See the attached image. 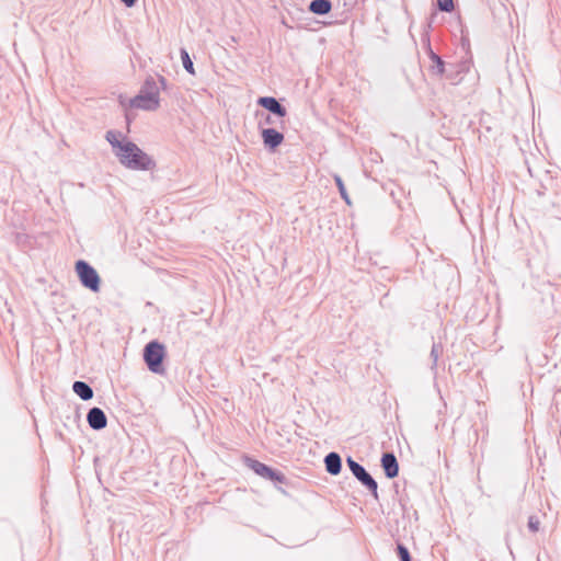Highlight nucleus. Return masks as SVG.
<instances>
[{"label":"nucleus","instance_id":"nucleus-1","mask_svg":"<svg viewBox=\"0 0 561 561\" xmlns=\"http://www.w3.org/2000/svg\"><path fill=\"white\" fill-rule=\"evenodd\" d=\"M105 139L124 168L133 171H149L156 167L154 160L121 131L108 130Z\"/></svg>","mask_w":561,"mask_h":561},{"label":"nucleus","instance_id":"nucleus-2","mask_svg":"<svg viewBox=\"0 0 561 561\" xmlns=\"http://www.w3.org/2000/svg\"><path fill=\"white\" fill-rule=\"evenodd\" d=\"M125 108L153 112L160 107V87L153 77H147L137 95L119 100Z\"/></svg>","mask_w":561,"mask_h":561},{"label":"nucleus","instance_id":"nucleus-3","mask_svg":"<svg viewBox=\"0 0 561 561\" xmlns=\"http://www.w3.org/2000/svg\"><path fill=\"white\" fill-rule=\"evenodd\" d=\"M164 357V346L157 342H149L144 350V359L148 366V369L153 374H163L164 367L162 360Z\"/></svg>","mask_w":561,"mask_h":561},{"label":"nucleus","instance_id":"nucleus-4","mask_svg":"<svg viewBox=\"0 0 561 561\" xmlns=\"http://www.w3.org/2000/svg\"><path fill=\"white\" fill-rule=\"evenodd\" d=\"M76 272L83 287L93 293H98L100 290L101 278L96 270L88 262L79 260L76 263Z\"/></svg>","mask_w":561,"mask_h":561},{"label":"nucleus","instance_id":"nucleus-5","mask_svg":"<svg viewBox=\"0 0 561 561\" xmlns=\"http://www.w3.org/2000/svg\"><path fill=\"white\" fill-rule=\"evenodd\" d=\"M347 466L354 477L360 481L363 485H365L373 494V496L378 499V485L375 479L365 470V468L356 462L352 457L346 459Z\"/></svg>","mask_w":561,"mask_h":561},{"label":"nucleus","instance_id":"nucleus-6","mask_svg":"<svg viewBox=\"0 0 561 561\" xmlns=\"http://www.w3.org/2000/svg\"><path fill=\"white\" fill-rule=\"evenodd\" d=\"M247 466L253 470L257 476L271 480V481H284V477L274 471L272 468L267 467L266 465L260 462L259 460L247 458L245 459Z\"/></svg>","mask_w":561,"mask_h":561},{"label":"nucleus","instance_id":"nucleus-7","mask_svg":"<svg viewBox=\"0 0 561 561\" xmlns=\"http://www.w3.org/2000/svg\"><path fill=\"white\" fill-rule=\"evenodd\" d=\"M87 421L89 426L94 431L103 430L107 425V417L104 411L96 407L89 410Z\"/></svg>","mask_w":561,"mask_h":561},{"label":"nucleus","instance_id":"nucleus-8","mask_svg":"<svg viewBox=\"0 0 561 561\" xmlns=\"http://www.w3.org/2000/svg\"><path fill=\"white\" fill-rule=\"evenodd\" d=\"M257 103L280 118L287 114L286 108L273 96H262L257 100Z\"/></svg>","mask_w":561,"mask_h":561},{"label":"nucleus","instance_id":"nucleus-9","mask_svg":"<svg viewBox=\"0 0 561 561\" xmlns=\"http://www.w3.org/2000/svg\"><path fill=\"white\" fill-rule=\"evenodd\" d=\"M261 135L264 146L270 149H275L284 141V135L275 128H264Z\"/></svg>","mask_w":561,"mask_h":561},{"label":"nucleus","instance_id":"nucleus-10","mask_svg":"<svg viewBox=\"0 0 561 561\" xmlns=\"http://www.w3.org/2000/svg\"><path fill=\"white\" fill-rule=\"evenodd\" d=\"M381 466L387 478H396L399 473V465L393 454L387 453L381 457Z\"/></svg>","mask_w":561,"mask_h":561},{"label":"nucleus","instance_id":"nucleus-11","mask_svg":"<svg viewBox=\"0 0 561 561\" xmlns=\"http://www.w3.org/2000/svg\"><path fill=\"white\" fill-rule=\"evenodd\" d=\"M324 465L330 474L336 476L341 472L342 459L337 453L332 451L324 457Z\"/></svg>","mask_w":561,"mask_h":561},{"label":"nucleus","instance_id":"nucleus-12","mask_svg":"<svg viewBox=\"0 0 561 561\" xmlns=\"http://www.w3.org/2000/svg\"><path fill=\"white\" fill-rule=\"evenodd\" d=\"M72 390L83 401H88L93 398L92 388L84 381H75Z\"/></svg>","mask_w":561,"mask_h":561},{"label":"nucleus","instance_id":"nucleus-13","mask_svg":"<svg viewBox=\"0 0 561 561\" xmlns=\"http://www.w3.org/2000/svg\"><path fill=\"white\" fill-rule=\"evenodd\" d=\"M332 9V3L329 0H313L309 4V10L313 14L324 15Z\"/></svg>","mask_w":561,"mask_h":561},{"label":"nucleus","instance_id":"nucleus-14","mask_svg":"<svg viewBox=\"0 0 561 561\" xmlns=\"http://www.w3.org/2000/svg\"><path fill=\"white\" fill-rule=\"evenodd\" d=\"M430 59L433 61L432 70L442 76L445 71V64L443 59L433 50L430 51Z\"/></svg>","mask_w":561,"mask_h":561},{"label":"nucleus","instance_id":"nucleus-15","mask_svg":"<svg viewBox=\"0 0 561 561\" xmlns=\"http://www.w3.org/2000/svg\"><path fill=\"white\" fill-rule=\"evenodd\" d=\"M442 352H443L442 345L434 343L432 346V350H431V358H432L431 369L434 374H436L437 362H438L439 356L442 355Z\"/></svg>","mask_w":561,"mask_h":561},{"label":"nucleus","instance_id":"nucleus-16","mask_svg":"<svg viewBox=\"0 0 561 561\" xmlns=\"http://www.w3.org/2000/svg\"><path fill=\"white\" fill-rule=\"evenodd\" d=\"M181 59H182V64H183V67L184 69L191 73V75H194V66H193V61L187 53L186 49L182 48L181 51Z\"/></svg>","mask_w":561,"mask_h":561},{"label":"nucleus","instance_id":"nucleus-17","mask_svg":"<svg viewBox=\"0 0 561 561\" xmlns=\"http://www.w3.org/2000/svg\"><path fill=\"white\" fill-rule=\"evenodd\" d=\"M334 181H335V183H336V186H337V188H339V192H340L341 197H342V198H343L347 204H350L351 202H350V198H348V195H347L346 188H345V186H344V183H343V181H342L341 176H340V175H337V174H335V175H334Z\"/></svg>","mask_w":561,"mask_h":561},{"label":"nucleus","instance_id":"nucleus-18","mask_svg":"<svg viewBox=\"0 0 561 561\" xmlns=\"http://www.w3.org/2000/svg\"><path fill=\"white\" fill-rule=\"evenodd\" d=\"M438 9L443 12H450L454 9L453 0H437Z\"/></svg>","mask_w":561,"mask_h":561},{"label":"nucleus","instance_id":"nucleus-19","mask_svg":"<svg viewBox=\"0 0 561 561\" xmlns=\"http://www.w3.org/2000/svg\"><path fill=\"white\" fill-rule=\"evenodd\" d=\"M539 525H540V522H539L538 517L530 516L528 518V528H529L530 531H533V533L538 531L539 530Z\"/></svg>","mask_w":561,"mask_h":561},{"label":"nucleus","instance_id":"nucleus-20","mask_svg":"<svg viewBox=\"0 0 561 561\" xmlns=\"http://www.w3.org/2000/svg\"><path fill=\"white\" fill-rule=\"evenodd\" d=\"M398 553L401 561H411L409 550L403 545H398Z\"/></svg>","mask_w":561,"mask_h":561},{"label":"nucleus","instance_id":"nucleus-21","mask_svg":"<svg viewBox=\"0 0 561 561\" xmlns=\"http://www.w3.org/2000/svg\"><path fill=\"white\" fill-rule=\"evenodd\" d=\"M156 82H158L161 90H167L168 82L167 79L163 76H158V79H156Z\"/></svg>","mask_w":561,"mask_h":561},{"label":"nucleus","instance_id":"nucleus-22","mask_svg":"<svg viewBox=\"0 0 561 561\" xmlns=\"http://www.w3.org/2000/svg\"><path fill=\"white\" fill-rule=\"evenodd\" d=\"M126 7L131 8L135 5L136 0H121Z\"/></svg>","mask_w":561,"mask_h":561},{"label":"nucleus","instance_id":"nucleus-23","mask_svg":"<svg viewBox=\"0 0 561 561\" xmlns=\"http://www.w3.org/2000/svg\"><path fill=\"white\" fill-rule=\"evenodd\" d=\"M265 123L267 125H276L277 124V122L275 119H273L270 115L266 116Z\"/></svg>","mask_w":561,"mask_h":561}]
</instances>
